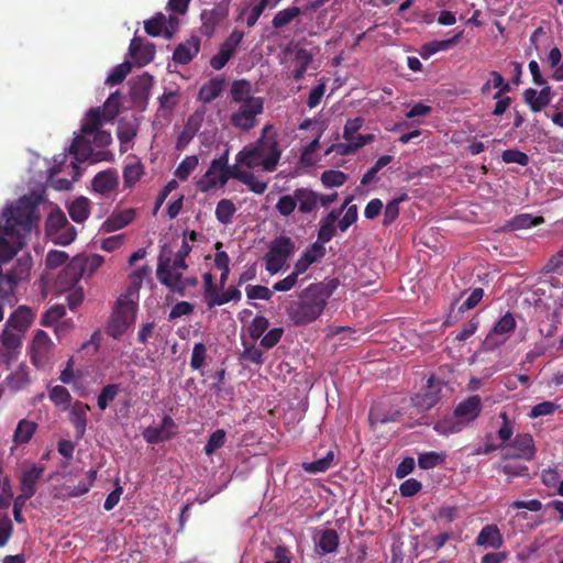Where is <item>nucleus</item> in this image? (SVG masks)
Listing matches in <instances>:
<instances>
[{"instance_id": "ea45409f", "label": "nucleus", "mask_w": 563, "mask_h": 563, "mask_svg": "<svg viewBox=\"0 0 563 563\" xmlns=\"http://www.w3.org/2000/svg\"><path fill=\"white\" fill-rule=\"evenodd\" d=\"M231 97L236 104L247 102L250 99H261L251 95V84L244 79L235 80L232 84Z\"/></svg>"}, {"instance_id": "c9c22d12", "label": "nucleus", "mask_w": 563, "mask_h": 563, "mask_svg": "<svg viewBox=\"0 0 563 563\" xmlns=\"http://www.w3.org/2000/svg\"><path fill=\"white\" fill-rule=\"evenodd\" d=\"M154 79L147 74L143 73L132 80L131 93L134 99L145 100L150 96V91L153 87Z\"/></svg>"}, {"instance_id": "20e7f679", "label": "nucleus", "mask_w": 563, "mask_h": 563, "mask_svg": "<svg viewBox=\"0 0 563 563\" xmlns=\"http://www.w3.org/2000/svg\"><path fill=\"white\" fill-rule=\"evenodd\" d=\"M272 125H265L255 143L245 145L238 152L235 162L240 170L253 173L254 170L266 173L276 170L283 151L277 141L276 133L272 132Z\"/></svg>"}, {"instance_id": "9d476101", "label": "nucleus", "mask_w": 563, "mask_h": 563, "mask_svg": "<svg viewBox=\"0 0 563 563\" xmlns=\"http://www.w3.org/2000/svg\"><path fill=\"white\" fill-rule=\"evenodd\" d=\"M264 111L263 99H250L239 103L230 114L231 124L240 131H250L257 125V118Z\"/></svg>"}, {"instance_id": "864d4df0", "label": "nucleus", "mask_w": 563, "mask_h": 563, "mask_svg": "<svg viewBox=\"0 0 563 563\" xmlns=\"http://www.w3.org/2000/svg\"><path fill=\"white\" fill-rule=\"evenodd\" d=\"M333 462V453L328 452L325 456L318 459L313 462H305L302 463V468L310 474L323 473L330 468Z\"/></svg>"}, {"instance_id": "f03ea898", "label": "nucleus", "mask_w": 563, "mask_h": 563, "mask_svg": "<svg viewBox=\"0 0 563 563\" xmlns=\"http://www.w3.org/2000/svg\"><path fill=\"white\" fill-rule=\"evenodd\" d=\"M121 101V95L118 91L113 92L102 107L92 108L86 113L80 132L75 135L69 147V152L78 161L90 163L112 161L113 155L110 152H95V148L104 147L111 143V133L102 130V126L118 115Z\"/></svg>"}, {"instance_id": "1a4fd4ad", "label": "nucleus", "mask_w": 563, "mask_h": 563, "mask_svg": "<svg viewBox=\"0 0 563 563\" xmlns=\"http://www.w3.org/2000/svg\"><path fill=\"white\" fill-rule=\"evenodd\" d=\"M74 157L76 156L74 155ZM65 161L66 155L59 154L54 157L55 166L49 167V163L45 158H37V162L42 163L45 167L47 184L59 191L70 190L73 188V184L77 181L81 175L78 163H82L84 161H78L77 158H75L76 162H71L69 165L66 166V169H69V174H71V178L68 179L57 177V174L63 170L59 168V166L64 165Z\"/></svg>"}, {"instance_id": "a878e982", "label": "nucleus", "mask_w": 563, "mask_h": 563, "mask_svg": "<svg viewBox=\"0 0 563 563\" xmlns=\"http://www.w3.org/2000/svg\"><path fill=\"white\" fill-rule=\"evenodd\" d=\"M541 87L542 89L540 91L532 88H528L523 92V99L526 103L530 107L531 111L533 112H540L552 100L551 88L547 84Z\"/></svg>"}, {"instance_id": "680f3d73", "label": "nucleus", "mask_w": 563, "mask_h": 563, "mask_svg": "<svg viewBox=\"0 0 563 563\" xmlns=\"http://www.w3.org/2000/svg\"><path fill=\"white\" fill-rule=\"evenodd\" d=\"M76 235L77 231L75 227L69 223L55 233L51 240L54 244L68 245L76 239Z\"/></svg>"}, {"instance_id": "49530a36", "label": "nucleus", "mask_w": 563, "mask_h": 563, "mask_svg": "<svg viewBox=\"0 0 563 563\" xmlns=\"http://www.w3.org/2000/svg\"><path fill=\"white\" fill-rule=\"evenodd\" d=\"M301 14V9L298 7H288L278 11L273 20L272 25L274 29H282L289 24L292 20L298 18Z\"/></svg>"}, {"instance_id": "412c9836", "label": "nucleus", "mask_w": 563, "mask_h": 563, "mask_svg": "<svg viewBox=\"0 0 563 563\" xmlns=\"http://www.w3.org/2000/svg\"><path fill=\"white\" fill-rule=\"evenodd\" d=\"M266 8H269V0H252L238 10L235 21L245 22L249 27H253Z\"/></svg>"}, {"instance_id": "79ce46f5", "label": "nucleus", "mask_w": 563, "mask_h": 563, "mask_svg": "<svg viewBox=\"0 0 563 563\" xmlns=\"http://www.w3.org/2000/svg\"><path fill=\"white\" fill-rule=\"evenodd\" d=\"M36 431V423L26 419L19 421L14 433L13 441L15 444L27 443Z\"/></svg>"}, {"instance_id": "c85d7f7f", "label": "nucleus", "mask_w": 563, "mask_h": 563, "mask_svg": "<svg viewBox=\"0 0 563 563\" xmlns=\"http://www.w3.org/2000/svg\"><path fill=\"white\" fill-rule=\"evenodd\" d=\"M199 48L200 40L192 36L176 47L173 58L178 64H188L198 54Z\"/></svg>"}, {"instance_id": "052dcab7", "label": "nucleus", "mask_w": 563, "mask_h": 563, "mask_svg": "<svg viewBox=\"0 0 563 563\" xmlns=\"http://www.w3.org/2000/svg\"><path fill=\"white\" fill-rule=\"evenodd\" d=\"M227 439V433L223 429H218L212 432L208 439L207 444L205 445V453L210 456L216 450L220 449L224 445Z\"/></svg>"}, {"instance_id": "58836bf2", "label": "nucleus", "mask_w": 563, "mask_h": 563, "mask_svg": "<svg viewBox=\"0 0 563 563\" xmlns=\"http://www.w3.org/2000/svg\"><path fill=\"white\" fill-rule=\"evenodd\" d=\"M33 313L27 307H19L7 321L10 328L23 332L32 322Z\"/></svg>"}, {"instance_id": "8fccbe9b", "label": "nucleus", "mask_w": 563, "mask_h": 563, "mask_svg": "<svg viewBox=\"0 0 563 563\" xmlns=\"http://www.w3.org/2000/svg\"><path fill=\"white\" fill-rule=\"evenodd\" d=\"M189 240L187 238V233H184V236L180 240V245L175 254H173V258L179 263L178 267H187L185 263V258L189 255L191 252V245L189 244V241L194 242L197 240V233L195 231H191L188 233Z\"/></svg>"}, {"instance_id": "f257e3e1", "label": "nucleus", "mask_w": 563, "mask_h": 563, "mask_svg": "<svg viewBox=\"0 0 563 563\" xmlns=\"http://www.w3.org/2000/svg\"><path fill=\"white\" fill-rule=\"evenodd\" d=\"M41 192H32L7 202L0 211V263L9 262L26 243L38 222ZM32 257L23 254L8 274L0 272V291L11 294L19 283L29 278Z\"/></svg>"}, {"instance_id": "69168bd1", "label": "nucleus", "mask_w": 563, "mask_h": 563, "mask_svg": "<svg viewBox=\"0 0 563 563\" xmlns=\"http://www.w3.org/2000/svg\"><path fill=\"white\" fill-rule=\"evenodd\" d=\"M327 82H328L327 78H321L319 80V84L310 91V93L308 96V100H307V106L310 109H313L320 104L321 99L325 92Z\"/></svg>"}, {"instance_id": "dca6fc26", "label": "nucleus", "mask_w": 563, "mask_h": 563, "mask_svg": "<svg viewBox=\"0 0 563 563\" xmlns=\"http://www.w3.org/2000/svg\"><path fill=\"white\" fill-rule=\"evenodd\" d=\"M177 27L175 18H166L163 13H157L152 19L144 22L145 32L151 36H163L172 38Z\"/></svg>"}, {"instance_id": "bf43d9fd", "label": "nucleus", "mask_w": 563, "mask_h": 563, "mask_svg": "<svg viewBox=\"0 0 563 563\" xmlns=\"http://www.w3.org/2000/svg\"><path fill=\"white\" fill-rule=\"evenodd\" d=\"M346 175L341 170H325L321 175V181L324 187L333 188L340 187L346 181Z\"/></svg>"}, {"instance_id": "393cba45", "label": "nucleus", "mask_w": 563, "mask_h": 563, "mask_svg": "<svg viewBox=\"0 0 563 563\" xmlns=\"http://www.w3.org/2000/svg\"><path fill=\"white\" fill-rule=\"evenodd\" d=\"M129 52L137 66H144L153 60L156 51L154 44L134 37L130 43Z\"/></svg>"}, {"instance_id": "a211bd4d", "label": "nucleus", "mask_w": 563, "mask_h": 563, "mask_svg": "<svg viewBox=\"0 0 563 563\" xmlns=\"http://www.w3.org/2000/svg\"><path fill=\"white\" fill-rule=\"evenodd\" d=\"M440 383H435L433 378H430L428 380V385L424 388H422L418 394H416L411 398V401L415 407L422 411L430 410L438 404L440 399Z\"/></svg>"}, {"instance_id": "0eeeda50", "label": "nucleus", "mask_w": 563, "mask_h": 563, "mask_svg": "<svg viewBox=\"0 0 563 563\" xmlns=\"http://www.w3.org/2000/svg\"><path fill=\"white\" fill-rule=\"evenodd\" d=\"M482 411L479 396H471L460 402L452 417L438 421L434 430L439 434L449 435L462 431L470 422L474 421Z\"/></svg>"}, {"instance_id": "423d86ee", "label": "nucleus", "mask_w": 563, "mask_h": 563, "mask_svg": "<svg viewBox=\"0 0 563 563\" xmlns=\"http://www.w3.org/2000/svg\"><path fill=\"white\" fill-rule=\"evenodd\" d=\"M178 240L170 245H163L158 256L156 277L162 285L172 292L184 296L186 288L197 284L196 278L184 277L183 272L187 267H178L179 263L173 258V245L177 246Z\"/></svg>"}, {"instance_id": "774afa93", "label": "nucleus", "mask_w": 563, "mask_h": 563, "mask_svg": "<svg viewBox=\"0 0 563 563\" xmlns=\"http://www.w3.org/2000/svg\"><path fill=\"white\" fill-rule=\"evenodd\" d=\"M268 328V320L263 316L255 317L249 325V333L252 339L256 340L263 336Z\"/></svg>"}, {"instance_id": "aec40b11", "label": "nucleus", "mask_w": 563, "mask_h": 563, "mask_svg": "<svg viewBox=\"0 0 563 563\" xmlns=\"http://www.w3.org/2000/svg\"><path fill=\"white\" fill-rule=\"evenodd\" d=\"M207 280V289H206V299L209 308H213L216 306H222L230 301H239L241 299V291L235 287H230L222 294H219L213 286L211 285V276L206 275Z\"/></svg>"}, {"instance_id": "f704fd0d", "label": "nucleus", "mask_w": 563, "mask_h": 563, "mask_svg": "<svg viewBox=\"0 0 563 563\" xmlns=\"http://www.w3.org/2000/svg\"><path fill=\"white\" fill-rule=\"evenodd\" d=\"M313 59V54L306 48H297L294 52L292 66H294V78L299 81L303 78L309 65Z\"/></svg>"}, {"instance_id": "5701e85b", "label": "nucleus", "mask_w": 563, "mask_h": 563, "mask_svg": "<svg viewBox=\"0 0 563 563\" xmlns=\"http://www.w3.org/2000/svg\"><path fill=\"white\" fill-rule=\"evenodd\" d=\"M136 210L128 208L114 210L102 223L101 230L106 233L115 232L129 225L135 218Z\"/></svg>"}, {"instance_id": "4c0bfd02", "label": "nucleus", "mask_w": 563, "mask_h": 563, "mask_svg": "<svg viewBox=\"0 0 563 563\" xmlns=\"http://www.w3.org/2000/svg\"><path fill=\"white\" fill-rule=\"evenodd\" d=\"M88 411L89 407L82 402H76L70 410V421L78 438H81L86 432Z\"/></svg>"}, {"instance_id": "6e6552de", "label": "nucleus", "mask_w": 563, "mask_h": 563, "mask_svg": "<svg viewBox=\"0 0 563 563\" xmlns=\"http://www.w3.org/2000/svg\"><path fill=\"white\" fill-rule=\"evenodd\" d=\"M136 301L129 296H120L107 324V333L119 339L134 324Z\"/></svg>"}, {"instance_id": "39448f33", "label": "nucleus", "mask_w": 563, "mask_h": 563, "mask_svg": "<svg viewBox=\"0 0 563 563\" xmlns=\"http://www.w3.org/2000/svg\"><path fill=\"white\" fill-rule=\"evenodd\" d=\"M334 288L335 285L324 283L308 286L300 292L298 299L288 306L287 314L289 320L299 327L318 320L323 313Z\"/></svg>"}, {"instance_id": "4468645a", "label": "nucleus", "mask_w": 563, "mask_h": 563, "mask_svg": "<svg viewBox=\"0 0 563 563\" xmlns=\"http://www.w3.org/2000/svg\"><path fill=\"white\" fill-rule=\"evenodd\" d=\"M244 37V32L233 30L227 40L220 45L219 52L210 59V66L214 70L222 69L236 52L238 46Z\"/></svg>"}, {"instance_id": "7ed1b4c3", "label": "nucleus", "mask_w": 563, "mask_h": 563, "mask_svg": "<svg viewBox=\"0 0 563 563\" xmlns=\"http://www.w3.org/2000/svg\"><path fill=\"white\" fill-rule=\"evenodd\" d=\"M229 151L227 150L218 158L211 161L206 173L197 180V188L201 192L223 188L233 178L242 183L254 194L262 195L266 191L268 183L261 176L250 170H240L234 161L229 165Z\"/></svg>"}, {"instance_id": "13d9d810", "label": "nucleus", "mask_w": 563, "mask_h": 563, "mask_svg": "<svg viewBox=\"0 0 563 563\" xmlns=\"http://www.w3.org/2000/svg\"><path fill=\"white\" fill-rule=\"evenodd\" d=\"M120 387L118 384H109L104 386L101 393L98 396V408L100 410H106L109 404L114 400L117 395L119 394Z\"/></svg>"}, {"instance_id": "9b49d317", "label": "nucleus", "mask_w": 563, "mask_h": 563, "mask_svg": "<svg viewBox=\"0 0 563 563\" xmlns=\"http://www.w3.org/2000/svg\"><path fill=\"white\" fill-rule=\"evenodd\" d=\"M295 252V244L288 236H278L269 245L266 253L265 268L271 275L277 274Z\"/></svg>"}, {"instance_id": "3c124183", "label": "nucleus", "mask_w": 563, "mask_h": 563, "mask_svg": "<svg viewBox=\"0 0 563 563\" xmlns=\"http://www.w3.org/2000/svg\"><path fill=\"white\" fill-rule=\"evenodd\" d=\"M198 165L199 158L197 155L186 156L177 166L175 176L180 180H187Z\"/></svg>"}, {"instance_id": "5fc2aeb1", "label": "nucleus", "mask_w": 563, "mask_h": 563, "mask_svg": "<svg viewBox=\"0 0 563 563\" xmlns=\"http://www.w3.org/2000/svg\"><path fill=\"white\" fill-rule=\"evenodd\" d=\"M131 71V63L125 60L111 69L106 78V84L114 86L123 81L126 75Z\"/></svg>"}, {"instance_id": "4d7b16f0", "label": "nucleus", "mask_w": 563, "mask_h": 563, "mask_svg": "<svg viewBox=\"0 0 563 563\" xmlns=\"http://www.w3.org/2000/svg\"><path fill=\"white\" fill-rule=\"evenodd\" d=\"M221 245H222L221 243H217L218 252L214 255V265L217 268H219L221 271L220 283L223 285L227 282L229 273H230V268H229L230 258H229V255L224 251H220Z\"/></svg>"}, {"instance_id": "2f4dec72", "label": "nucleus", "mask_w": 563, "mask_h": 563, "mask_svg": "<svg viewBox=\"0 0 563 563\" xmlns=\"http://www.w3.org/2000/svg\"><path fill=\"white\" fill-rule=\"evenodd\" d=\"M298 210L301 213H309L318 209L320 197L313 190L307 188L296 189Z\"/></svg>"}, {"instance_id": "338daca9", "label": "nucleus", "mask_w": 563, "mask_h": 563, "mask_svg": "<svg viewBox=\"0 0 563 563\" xmlns=\"http://www.w3.org/2000/svg\"><path fill=\"white\" fill-rule=\"evenodd\" d=\"M501 158L506 164H518L526 166L529 163L528 155L519 150H506L503 152Z\"/></svg>"}, {"instance_id": "f8f14e48", "label": "nucleus", "mask_w": 563, "mask_h": 563, "mask_svg": "<svg viewBox=\"0 0 563 563\" xmlns=\"http://www.w3.org/2000/svg\"><path fill=\"white\" fill-rule=\"evenodd\" d=\"M104 262L99 254H80L71 258L65 266V274L69 277L67 285L78 283L84 276H91Z\"/></svg>"}, {"instance_id": "e2e57ef3", "label": "nucleus", "mask_w": 563, "mask_h": 563, "mask_svg": "<svg viewBox=\"0 0 563 563\" xmlns=\"http://www.w3.org/2000/svg\"><path fill=\"white\" fill-rule=\"evenodd\" d=\"M516 328V320L510 312L504 314L493 329L494 334L505 335L512 332Z\"/></svg>"}, {"instance_id": "b1692460", "label": "nucleus", "mask_w": 563, "mask_h": 563, "mask_svg": "<svg viewBox=\"0 0 563 563\" xmlns=\"http://www.w3.org/2000/svg\"><path fill=\"white\" fill-rule=\"evenodd\" d=\"M21 333L9 325H5L1 334V344L5 349V352H0V363L9 364L14 357V352L20 347Z\"/></svg>"}, {"instance_id": "de8ad7c7", "label": "nucleus", "mask_w": 563, "mask_h": 563, "mask_svg": "<svg viewBox=\"0 0 563 563\" xmlns=\"http://www.w3.org/2000/svg\"><path fill=\"white\" fill-rule=\"evenodd\" d=\"M235 212V205L229 199H221L214 211L217 220L222 224L231 223Z\"/></svg>"}, {"instance_id": "4be33fe9", "label": "nucleus", "mask_w": 563, "mask_h": 563, "mask_svg": "<svg viewBox=\"0 0 563 563\" xmlns=\"http://www.w3.org/2000/svg\"><path fill=\"white\" fill-rule=\"evenodd\" d=\"M175 422L169 416H165L161 427L150 426L143 431L144 440L150 444L166 441L174 434Z\"/></svg>"}, {"instance_id": "e433bc0d", "label": "nucleus", "mask_w": 563, "mask_h": 563, "mask_svg": "<svg viewBox=\"0 0 563 563\" xmlns=\"http://www.w3.org/2000/svg\"><path fill=\"white\" fill-rule=\"evenodd\" d=\"M29 383L30 375L27 367L21 365L5 378L3 386L9 388L11 391H19L24 389L29 385Z\"/></svg>"}, {"instance_id": "72a5a7b5", "label": "nucleus", "mask_w": 563, "mask_h": 563, "mask_svg": "<svg viewBox=\"0 0 563 563\" xmlns=\"http://www.w3.org/2000/svg\"><path fill=\"white\" fill-rule=\"evenodd\" d=\"M123 186L133 188L144 175V165L139 159H132L123 166Z\"/></svg>"}, {"instance_id": "603ef678", "label": "nucleus", "mask_w": 563, "mask_h": 563, "mask_svg": "<svg viewBox=\"0 0 563 563\" xmlns=\"http://www.w3.org/2000/svg\"><path fill=\"white\" fill-rule=\"evenodd\" d=\"M445 453L429 451L420 453L418 456V466L422 470H430L445 461Z\"/></svg>"}, {"instance_id": "c03bdc74", "label": "nucleus", "mask_w": 563, "mask_h": 563, "mask_svg": "<svg viewBox=\"0 0 563 563\" xmlns=\"http://www.w3.org/2000/svg\"><path fill=\"white\" fill-rule=\"evenodd\" d=\"M460 36L461 33H457L456 35L448 40L429 42L422 46L420 55L422 56V58H429L438 52L446 51L451 45L455 44L459 41Z\"/></svg>"}, {"instance_id": "473e14b6", "label": "nucleus", "mask_w": 563, "mask_h": 563, "mask_svg": "<svg viewBox=\"0 0 563 563\" xmlns=\"http://www.w3.org/2000/svg\"><path fill=\"white\" fill-rule=\"evenodd\" d=\"M68 213L73 221L81 223L88 219L91 210V202L88 198L80 196L67 206Z\"/></svg>"}, {"instance_id": "6e6d98bb", "label": "nucleus", "mask_w": 563, "mask_h": 563, "mask_svg": "<svg viewBox=\"0 0 563 563\" xmlns=\"http://www.w3.org/2000/svg\"><path fill=\"white\" fill-rule=\"evenodd\" d=\"M296 208H298L296 190L292 194L282 196L276 203L277 211L284 217L290 216Z\"/></svg>"}, {"instance_id": "37998d69", "label": "nucleus", "mask_w": 563, "mask_h": 563, "mask_svg": "<svg viewBox=\"0 0 563 563\" xmlns=\"http://www.w3.org/2000/svg\"><path fill=\"white\" fill-rule=\"evenodd\" d=\"M69 224L65 213L54 208L48 214L46 220V234L51 239L55 233L63 229V227Z\"/></svg>"}, {"instance_id": "a18cd8bd", "label": "nucleus", "mask_w": 563, "mask_h": 563, "mask_svg": "<svg viewBox=\"0 0 563 563\" xmlns=\"http://www.w3.org/2000/svg\"><path fill=\"white\" fill-rule=\"evenodd\" d=\"M137 124L136 121H121L118 126V139L121 144V152H125L128 148L125 144H129L136 135Z\"/></svg>"}, {"instance_id": "f3484780", "label": "nucleus", "mask_w": 563, "mask_h": 563, "mask_svg": "<svg viewBox=\"0 0 563 563\" xmlns=\"http://www.w3.org/2000/svg\"><path fill=\"white\" fill-rule=\"evenodd\" d=\"M119 174L114 168H108L99 172L91 181L92 191L109 197L119 186Z\"/></svg>"}, {"instance_id": "bb28decb", "label": "nucleus", "mask_w": 563, "mask_h": 563, "mask_svg": "<svg viewBox=\"0 0 563 563\" xmlns=\"http://www.w3.org/2000/svg\"><path fill=\"white\" fill-rule=\"evenodd\" d=\"M316 549L321 554L336 551L339 545V536L333 529H319L313 534Z\"/></svg>"}, {"instance_id": "a19ab883", "label": "nucleus", "mask_w": 563, "mask_h": 563, "mask_svg": "<svg viewBox=\"0 0 563 563\" xmlns=\"http://www.w3.org/2000/svg\"><path fill=\"white\" fill-rule=\"evenodd\" d=\"M69 277L65 274V268L60 272L56 280L53 285H51V277L49 274L46 273L41 278V286L43 290L47 291L51 287L54 288L58 292H65L69 289L76 287L77 283H71L70 285H67Z\"/></svg>"}, {"instance_id": "2eb2a0df", "label": "nucleus", "mask_w": 563, "mask_h": 563, "mask_svg": "<svg viewBox=\"0 0 563 563\" xmlns=\"http://www.w3.org/2000/svg\"><path fill=\"white\" fill-rule=\"evenodd\" d=\"M44 466L32 462H24L21 465L20 488L24 500L30 499L36 492V483L44 473Z\"/></svg>"}, {"instance_id": "7c9ffc66", "label": "nucleus", "mask_w": 563, "mask_h": 563, "mask_svg": "<svg viewBox=\"0 0 563 563\" xmlns=\"http://www.w3.org/2000/svg\"><path fill=\"white\" fill-rule=\"evenodd\" d=\"M476 544L492 549L500 548L503 544V537L497 526H485L476 538Z\"/></svg>"}, {"instance_id": "cd10ccee", "label": "nucleus", "mask_w": 563, "mask_h": 563, "mask_svg": "<svg viewBox=\"0 0 563 563\" xmlns=\"http://www.w3.org/2000/svg\"><path fill=\"white\" fill-rule=\"evenodd\" d=\"M492 89H497V92L493 95V98L497 99L501 95L510 91V85L500 73L493 70L489 73L488 79L482 86L481 92L484 96H489Z\"/></svg>"}, {"instance_id": "09e8293b", "label": "nucleus", "mask_w": 563, "mask_h": 563, "mask_svg": "<svg viewBox=\"0 0 563 563\" xmlns=\"http://www.w3.org/2000/svg\"><path fill=\"white\" fill-rule=\"evenodd\" d=\"M222 88V80L212 79L200 88L199 99L205 103L211 102L220 96Z\"/></svg>"}, {"instance_id": "c756f323", "label": "nucleus", "mask_w": 563, "mask_h": 563, "mask_svg": "<svg viewBox=\"0 0 563 563\" xmlns=\"http://www.w3.org/2000/svg\"><path fill=\"white\" fill-rule=\"evenodd\" d=\"M541 59L544 65L551 70L552 79L563 81V57L561 49L558 46H552L547 55Z\"/></svg>"}, {"instance_id": "0e129e2a", "label": "nucleus", "mask_w": 563, "mask_h": 563, "mask_svg": "<svg viewBox=\"0 0 563 563\" xmlns=\"http://www.w3.org/2000/svg\"><path fill=\"white\" fill-rule=\"evenodd\" d=\"M543 222V218H533L531 214L523 213L512 219V228L516 230L529 229Z\"/></svg>"}, {"instance_id": "ddd939ff", "label": "nucleus", "mask_w": 563, "mask_h": 563, "mask_svg": "<svg viewBox=\"0 0 563 563\" xmlns=\"http://www.w3.org/2000/svg\"><path fill=\"white\" fill-rule=\"evenodd\" d=\"M505 459H522L530 461L534 455L533 439L528 433L517 434L515 439L501 446Z\"/></svg>"}, {"instance_id": "6ab92c4d", "label": "nucleus", "mask_w": 563, "mask_h": 563, "mask_svg": "<svg viewBox=\"0 0 563 563\" xmlns=\"http://www.w3.org/2000/svg\"><path fill=\"white\" fill-rule=\"evenodd\" d=\"M52 344L45 331H36L31 345V357L35 366L41 367L45 365Z\"/></svg>"}]
</instances>
